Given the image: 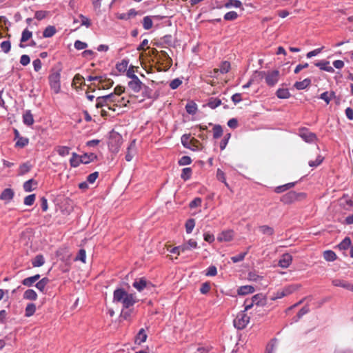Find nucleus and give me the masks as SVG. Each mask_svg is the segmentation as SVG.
I'll return each instance as SVG.
<instances>
[{"instance_id": "nucleus-1", "label": "nucleus", "mask_w": 353, "mask_h": 353, "mask_svg": "<svg viewBox=\"0 0 353 353\" xmlns=\"http://www.w3.org/2000/svg\"><path fill=\"white\" fill-rule=\"evenodd\" d=\"M137 301L138 299L135 294L128 293L122 288H118L114 291L113 302L121 303L123 308H130Z\"/></svg>"}, {"instance_id": "nucleus-2", "label": "nucleus", "mask_w": 353, "mask_h": 353, "mask_svg": "<svg viewBox=\"0 0 353 353\" xmlns=\"http://www.w3.org/2000/svg\"><path fill=\"white\" fill-rule=\"evenodd\" d=\"M49 83L51 90L55 94L61 91V70L53 71L48 77Z\"/></svg>"}, {"instance_id": "nucleus-3", "label": "nucleus", "mask_w": 353, "mask_h": 353, "mask_svg": "<svg viewBox=\"0 0 353 353\" xmlns=\"http://www.w3.org/2000/svg\"><path fill=\"white\" fill-rule=\"evenodd\" d=\"M245 312V311L240 312L234 319V326L238 330L245 328L250 322V318Z\"/></svg>"}, {"instance_id": "nucleus-4", "label": "nucleus", "mask_w": 353, "mask_h": 353, "mask_svg": "<svg viewBox=\"0 0 353 353\" xmlns=\"http://www.w3.org/2000/svg\"><path fill=\"white\" fill-rule=\"evenodd\" d=\"M261 74L265 78V83L269 86L275 85L279 79L280 73L279 70H272L268 72H261Z\"/></svg>"}, {"instance_id": "nucleus-5", "label": "nucleus", "mask_w": 353, "mask_h": 353, "mask_svg": "<svg viewBox=\"0 0 353 353\" xmlns=\"http://www.w3.org/2000/svg\"><path fill=\"white\" fill-rule=\"evenodd\" d=\"M301 288V285L299 284H292L285 287L283 290L278 291L275 296L272 298L273 300L277 299H281L284 296H286L289 294H291L296 290H299Z\"/></svg>"}, {"instance_id": "nucleus-6", "label": "nucleus", "mask_w": 353, "mask_h": 353, "mask_svg": "<svg viewBox=\"0 0 353 353\" xmlns=\"http://www.w3.org/2000/svg\"><path fill=\"white\" fill-rule=\"evenodd\" d=\"M114 97V95L113 94H110L105 96L103 97H99L97 98V103L96 107L97 108H100L102 107H107L109 110H115L114 108H113L110 104H109V99L110 98Z\"/></svg>"}, {"instance_id": "nucleus-7", "label": "nucleus", "mask_w": 353, "mask_h": 353, "mask_svg": "<svg viewBox=\"0 0 353 353\" xmlns=\"http://www.w3.org/2000/svg\"><path fill=\"white\" fill-rule=\"evenodd\" d=\"M197 141L194 139H190V134H183L181 137V143L186 148L192 150H196L197 146L195 145Z\"/></svg>"}, {"instance_id": "nucleus-8", "label": "nucleus", "mask_w": 353, "mask_h": 353, "mask_svg": "<svg viewBox=\"0 0 353 353\" xmlns=\"http://www.w3.org/2000/svg\"><path fill=\"white\" fill-rule=\"evenodd\" d=\"M132 77V80L128 82V87L134 92L137 93L141 90L143 84L136 74H133Z\"/></svg>"}, {"instance_id": "nucleus-9", "label": "nucleus", "mask_w": 353, "mask_h": 353, "mask_svg": "<svg viewBox=\"0 0 353 353\" xmlns=\"http://www.w3.org/2000/svg\"><path fill=\"white\" fill-rule=\"evenodd\" d=\"M299 135L307 143H313L316 140V134L306 129L301 130Z\"/></svg>"}, {"instance_id": "nucleus-10", "label": "nucleus", "mask_w": 353, "mask_h": 353, "mask_svg": "<svg viewBox=\"0 0 353 353\" xmlns=\"http://www.w3.org/2000/svg\"><path fill=\"white\" fill-rule=\"evenodd\" d=\"M292 261V256L288 254L285 253L281 256V258L279 261V265L283 268H288Z\"/></svg>"}, {"instance_id": "nucleus-11", "label": "nucleus", "mask_w": 353, "mask_h": 353, "mask_svg": "<svg viewBox=\"0 0 353 353\" xmlns=\"http://www.w3.org/2000/svg\"><path fill=\"white\" fill-rule=\"evenodd\" d=\"M299 197V194L295 192L291 191L284 194L281 198V201L284 203H290L296 201Z\"/></svg>"}, {"instance_id": "nucleus-12", "label": "nucleus", "mask_w": 353, "mask_h": 353, "mask_svg": "<svg viewBox=\"0 0 353 353\" xmlns=\"http://www.w3.org/2000/svg\"><path fill=\"white\" fill-rule=\"evenodd\" d=\"M329 64L330 62L328 61L322 60L321 61L315 63L314 65L316 67L319 68V69H321V70H324L330 73L334 72V69L332 66L329 65Z\"/></svg>"}, {"instance_id": "nucleus-13", "label": "nucleus", "mask_w": 353, "mask_h": 353, "mask_svg": "<svg viewBox=\"0 0 353 353\" xmlns=\"http://www.w3.org/2000/svg\"><path fill=\"white\" fill-rule=\"evenodd\" d=\"M159 16H146L143 19V27L145 30H148L152 28L153 22L152 19H161Z\"/></svg>"}, {"instance_id": "nucleus-14", "label": "nucleus", "mask_w": 353, "mask_h": 353, "mask_svg": "<svg viewBox=\"0 0 353 353\" xmlns=\"http://www.w3.org/2000/svg\"><path fill=\"white\" fill-rule=\"evenodd\" d=\"M14 195V192L12 189L6 188L1 192L0 199L6 202H9L13 199Z\"/></svg>"}, {"instance_id": "nucleus-15", "label": "nucleus", "mask_w": 353, "mask_h": 353, "mask_svg": "<svg viewBox=\"0 0 353 353\" xmlns=\"http://www.w3.org/2000/svg\"><path fill=\"white\" fill-rule=\"evenodd\" d=\"M32 36V32L26 28L21 34V37L20 39L19 47L21 48H24L26 47V45L23 44V43L28 41Z\"/></svg>"}, {"instance_id": "nucleus-16", "label": "nucleus", "mask_w": 353, "mask_h": 353, "mask_svg": "<svg viewBox=\"0 0 353 353\" xmlns=\"http://www.w3.org/2000/svg\"><path fill=\"white\" fill-rule=\"evenodd\" d=\"M234 233L232 230H226L222 232L217 237L219 241H230L233 239Z\"/></svg>"}, {"instance_id": "nucleus-17", "label": "nucleus", "mask_w": 353, "mask_h": 353, "mask_svg": "<svg viewBox=\"0 0 353 353\" xmlns=\"http://www.w3.org/2000/svg\"><path fill=\"white\" fill-rule=\"evenodd\" d=\"M182 252H185L188 250L195 249L197 248V243L194 239H190L187 242L181 245Z\"/></svg>"}, {"instance_id": "nucleus-18", "label": "nucleus", "mask_w": 353, "mask_h": 353, "mask_svg": "<svg viewBox=\"0 0 353 353\" xmlns=\"http://www.w3.org/2000/svg\"><path fill=\"white\" fill-rule=\"evenodd\" d=\"M252 299L254 305L256 306H263L266 304V299L263 294H255Z\"/></svg>"}, {"instance_id": "nucleus-19", "label": "nucleus", "mask_w": 353, "mask_h": 353, "mask_svg": "<svg viewBox=\"0 0 353 353\" xmlns=\"http://www.w3.org/2000/svg\"><path fill=\"white\" fill-rule=\"evenodd\" d=\"M148 335L145 332V330L143 328H141L135 337V343L140 345L142 343H144L147 339Z\"/></svg>"}, {"instance_id": "nucleus-20", "label": "nucleus", "mask_w": 353, "mask_h": 353, "mask_svg": "<svg viewBox=\"0 0 353 353\" xmlns=\"http://www.w3.org/2000/svg\"><path fill=\"white\" fill-rule=\"evenodd\" d=\"M40 277V274H35L32 276L26 278L22 281V284L25 286L30 287L37 281Z\"/></svg>"}, {"instance_id": "nucleus-21", "label": "nucleus", "mask_w": 353, "mask_h": 353, "mask_svg": "<svg viewBox=\"0 0 353 353\" xmlns=\"http://www.w3.org/2000/svg\"><path fill=\"white\" fill-rule=\"evenodd\" d=\"M146 285L147 281L143 278L135 280L132 284L133 287L139 292L142 291L146 287Z\"/></svg>"}, {"instance_id": "nucleus-22", "label": "nucleus", "mask_w": 353, "mask_h": 353, "mask_svg": "<svg viewBox=\"0 0 353 353\" xmlns=\"http://www.w3.org/2000/svg\"><path fill=\"white\" fill-rule=\"evenodd\" d=\"M70 165L73 168L78 167L81 163V156L78 155L77 153L73 152L72 157L70 159Z\"/></svg>"}, {"instance_id": "nucleus-23", "label": "nucleus", "mask_w": 353, "mask_h": 353, "mask_svg": "<svg viewBox=\"0 0 353 353\" xmlns=\"http://www.w3.org/2000/svg\"><path fill=\"white\" fill-rule=\"evenodd\" d=\"M37 182L33 179L26 181L23 184V189L26 192H29L37 188Z\"/></svg>"}, {"instance_id": "nucleus-24", "label": "nucleus", "mask_w": 353, "mask_h": 353, "mask_svg": "<svg viewBox=\"0 0 353 353\" xmlns=\"http://www.w3.org/2000/svg\"><path fill=\"white\" fill-rule=\"evenodd\" d=\"M134 152H135V143H134V141L130 143V145L128 148L127 154H125V160L127 161H130L134 157Z\"/></svg>"}, {"instance_id": "nucleus-25", "label": "nucleus", "mask_w": 353, "mask_h": 353, "mask_svg": "<svg viewBox=\"0 0 353 353\" xmlns=\"http://www.w3.org/2000/svg\"><path fill=\"white\" fill-rule=\"evenodd\" d=\"M97 158V155L94 153L84 154L81 155V163L83 164H88L90 162L93 161Z\"/></svg>"}, {"instance_id": "nucleus-26", "label": "nucleus", "mask_w": 353, "mask_h": 353, "mask_svg": "<svg viewBox=\"0 0 353 353\" xmlns=\"http://www.w3.org/2000/svg\"><path fill=\"white\" fill-rule=\"evenodd\" d=\"M254 288L251 285L241 286L238 289V294L245 295L254 292Z\"/></svg>"}, {"instance_id": "nucleus-27", "label": "nucleus", "mask_w": 353, "mask_h": 353, "mask_svg": "<svg viewBox=\"0 0 353 353\" xmlns=\"http://www.w3.org/2000/svg\"><path fill=\"white\" fill-rule=\"evenodd\" d=\"M23 121L27 125H32L34 123V119L30 111H26L23 115Z\"/></svg>"}, {"instance_id": "nucleus-28", "label": "nucleus", "mask_w": 353, "mask_h": 353, "mask_svg": "<svg viewBox=\"0 0 353 353\" xmlns=\"http://www.w3.org/2000/svg\"><path fill=\"white\" fill-rule=\"evenodd\" d=\"M349 282L339 279H334L332 280V284L336 287H341L344 289H347Z\"/></svg>"}, {"instance_id": "nucleus-29", "label": "nucleus", "mask_w": 353, "mask_h": 353, "mask_svg": "<svg viewBox=\"0 0 353 353\" xmlns=\"http://www.w3.org/2000/svg\"><path fill=\"white\" fill-rule=\"evenodd\" d=\"M45 263V259L43 255H37L32 261L33 267H41Z\"/></svg>"}, {"instance_id": "nucleus-30", "label": "nucleus", "mask_w": 353, "mask_h": 353, "mask_svg": "<svg viewBox=\"0 0 353 353\" xmlns=\"http://www.w3.org/2000/svg\"><path fill=\"white\" fill-rule=\"evenodd\" d=\"M23 298L27 300L35 301L37 299V294L34 290L29 289L25 291Z\"/></svg>"}, {"instance_id": "nucleus-31", "label": "nucleus", "mask_w": 353, "mask_h": 353, "mask_svg": "<svg viewBox=\"0 0 353 353\" xmlns=\"http://www.w3.org/2000/svg\"><path fill=\"white\" fill-rule=\"evenodd\" d=\"M141 91L142 92L143 97L148 99L154 98L153 90L148 86L143 84Z\"/></svg>"}, {"instance_id": "nucleus-32", "label": "nucleus", "mask_w": 353, "mask_h": 353, "mask_svg": "<svg viewBox=\"0 0 353 353\" xmlns=\"http://www.w3.org/2000/svg\"><path fill=\"white\" fill-rule=\"evenodd\" d=\"M55 150L59 156L65 157L70 154V148L68 146L59 145Z\"/></svg>"}, {"instance_id": "nucleus-33", "label": "nucleus", "mask_w": 353, "mask_h": 353, "mask_svg": "<svg viewBox=\"0 0 353 353\" xmlns=\"http://www.w3.org/2000/svg\"><path fill=\"white\" fill-rule=\"evenodd\" d=\"M311 83V81L309 79H305L302 81H297L294 83V87L297 90H303L309 86Z\"/></svg>"}, {"instance_id": "nucleus-34", "label": "nucleus", "mask_w": 353, "mask_h": 353, "mask_svg": "<svg viewBox=\"0 0 353 353\" xmlns=\"http://www.w3.org/2000/svg\"><path fill=\"white\" fill-rule=\"evenodd\" d=\"M276 96L279 99H288L290 97V93L286 88H279L276 91Z\"/></svg>"}, {"instance_id": "nucleus-35", "label": "nucleus", "mask_w": 353, "mask_h": 353, "mask_svg": "<svg viewBox=\"0 0 353 353\" xmlns=\"http://www.w3.org/2000/svg\"><path fill=\"white\" fill-rule=\"evenodd\" d=\"M56 33V28L54 26H49L44 30L43 36L45 38L52 37Z\"/></svg>"}, {"instance_id": "nucleus-36", "label": "nucleus", "mask_w": 353, "mask_h": 353, "mask_svg": "<svg viewBox=\"0 0 353 353\" xmlns=\"http://www.w3.org/2000/svg\"><path fill=\"white\" fill-rule=\"evenodd\" d=\"M29 143V139L27 137H21L16 141L15 147L19 148H23Z\"/></svg>"}, {"instance_id": "nucleus-37", "label": "nucleus", "mask_w": 353, "mask_h": 353, "mask_svg": "<svg viewBox=\"0 0 353 353\" xmlns=\"http://www.w3.org/2000/svg\"><path fill=\"white\" fill-rule=\"evenodd\" d=\"M49 283V279L46 277L45 278H43L42 279H41L40 281H39L35 286L36 288L40 290L41 292H43V290H45L46 288V286L47 285V284Z\"/></svg>"}, {"instance_id": "nucleus-38", "label": "nucleus", "mask_w": 353, "mask_h": 353, "mask_svg": "<svg viewBox=\"0 0 353 353\" xmlns=\"http://www.w3.org/2000/svg\"><path fill=\"white\" fill-rule=\"evenodd\" d=\"M259 231L265 235L271 236L274 234V229L268 225H261L259 228Z\"/></svg>"}, {"instance_id": "nucleus-39", "label": "nucleus", "mask_w": 353, "mask_h": 353, "mask_svg": "<svg viewBox=\"0 0 353 353\" xmlns=\"http://www.w3.org/2000/svg\"><path fill=\"white\" fill-rule=\"evenodd\" d=\"M242 6V3L239 0H227L225 3V7L227 8H230L232 7L234 8H240Z\"/></svg>"}, {"instance_id": "nucleus-40", "label": "nucleus", "mask_w": 353, "mask_h": 353, "mask_svg": "<svg viewBox=\"0 0 353 353\" xmlns=\"http://www.w3.org/2000/svg\"><path fill=\"white\" fill-rule=\"evenodd\" d=\"M221 104V101L219 99L211 97L209 99L208 102V105L212 108L214 109L219 106Z\"/></svg>"}, {"instance_id": "nucleus-41", "label": "nucleus", "mask_w": 353, "mask_h": 353, "mask_svg": "<svg viewBox=\"0 0 353 353\" xmlns=\"http://www.w3.org/2000/svg\"><path fill=\"white\" fill-rule=\"evenodd\" d=\"M323 258L327 261H334L336 259V255L332 250H326L323 252Z\"/></svg>"}, {"instance_id": "nucleus-42", "label": "nucleus", "mask_w": 353, "mask_h": 353, "mask_svg": "<svg viewBox=\"0 0 353 353\" xmlns=\"http://www.w3.org/2000/svg\"><path fill=\"white\" fill-rule=\"evenodd\" d=\"M36 311V305L34 303H28L26 305L25 312L26 316H32Z\"/></svg>"}, {"instance_id": "nucleus-43", "label": "nucleus", "mask_w": 353, "mask_h": 353, "mask_svg": "<svg viewBox=\"0 0 353 353\" xmlns=\"http://www.w3.org/2000/svg\"><path fill=\"white\" fill-rule=\"evenodd\" d=\"M128 65V61L123 59L120 63H118L116 65L117 70L120 72H124L127 70V68Z\"/></svg>"}, {"instance_id": "nucleus-44", "label": "nucleus", "mask_w": 353, "mask_h": 353, "mask_svg": "<svg viewBox=\"0 0 353 353\" xmlns=\"http://www.w3.org/2000/svg\"><path fill=\"white\" fill-rule=\"evenodd\" d=\"M192 175V169L190 168H185L182 170L181 177L184 181L188 180Z\"/></svg>"}, {"instance_id": "nucleus-45", "label": "nucleus", "mask_w": 353, "mask_h": 353, "mask_svg": "<svg viewBox=\"0 0 353 353\" xmlns=\"http://www.w3.org/2000/svg\"><path fill=\"white\" fill-rule=\"evenodd\" d=\"M223 130L220 125H215L213 128V137L214 139H219L222 136Z\"/></svg>"}, {"instance_id": "nucleus-46", "label": "nucleus", "mask_w": 353, "mask_h": 353, "mask_svg": "<svg viewBox=\"0 0 353 353\" xmlns=\"http://www.w3.org/2000/svg\"><path fill=\"white\" fill-rule=\"evenodd\" d=\"M101 85L99 88L107 89L113 85V81L111 79H101L100 80Z\"/></svg>"}, {"instance_id": "nucleus-47", "label": "nucleus", "mask_w": 353, "mask_h": 353, "mask_svg": "<svg viewBox=\"0 0 353 353\" xmlns=\"http://www.w3.org/2000/svg\"><path fill=\"white\" fill-rule=\"evenodd\" d=\"M195 225V222L193 219H188L185 223V230L188 234H190Z\"/></svg>"}, {"instance_id": "nucleus-48", "label": "nucleus", "mask_w": 353, "mask_h": 353, "mask_svg": "<svg viewBox=\"0 0 353 353\" xmlns=\"http://www.w3.org/2000/svg\"><path fill=\"white\" fill-rule=\"evenodd\" d=\"M334 353H353V350L347 347L338 346L335 348Z\"/></svg>"}, {"instance_id": "nucleus-49", "label": "nucleus", "mask_w": 353, "mask_h": 353, "mask_svg": "<svg viewBox=\"0 0 353 353\" xmlns=\"http://www.w3.org/2000/svg\"><path fill=\"white\" fill-rule=\"evenodd\" d=\"M230 69V63L228 61H223L219 69L221 73H227Z\"/></svg>"}, {"instance_id": "nucleus-50", "label": "nucleus", "mask_w": 353, "mask_h": 353, "mask_svg": "<svg viewBox=\"0 0 353 353\" xmlns=\"http://www.w3.org/2000/svg\"><path fill=\"white\" fill-rule=\"evenodd\" d=\"M351 245V240L350 238L346 237L345 238L339 245V247L341 250H346Z\"/></svg>"}, {"instance_id": "nucleus-51", "label": "nucleus", "mask_w": 353, "mask_h": 353, "mask_svg": "<svg viewBox=\"0 0 353 353\" xmlns=\"http://www.w3.org/2000/svg\"><path fill=\"white\" fill-rule=\"evenodd\" d=\"M293 186H294V183H287L285 185L276 187V189H275V192L276 193H281V192H283L287 190L288 189H289V188H292Z\"/></svg>"}, {"instance_id": "nucleus-52", "label": "nucleus", "mask_w": 353, "mask_h": 353, "mask_svg": "<svg viewBox=\"0 0 353 353\" xmlns=\"http://www.w3.org/2000/svg\"><path fill=\"white\" fill-rule=\"evenodd\" d=\"M332 96H334L333 92L329 93L328 92H325L320 95L319 98L328 104L330 102Z\"/></svg>"}, {"instance_id": "nucleus-53", "label": "nucleus", "mask_w": 353, "mask_h": 353, "mask_svg": "<svg viewBox=\"0 0 353 353\" xmlns=\"http://www.w3.org/2000/svg\"><path fill=\"white\" fill-rule=\"evenodd\" d=\"M185 110L188 113L194 114L196 112V105L193 103H187L185 105Z\"/></svg>"}, {"instance_id": "nucleus-54", "label": "nucleus", "mask_w": 353, "mask_h": 353, "mask_svg": "<svg viewBox=\"0 0 353 353\" xmlns=\"http://www.w3.org/2000/svg\"><path fill=\"white\" fill-rule=\"evenodd\" d=\"M0 47H1V50L3 52L8 53L10 52V48H11L10 42L9 41H4L1 42Z\"/></svg>"}, {"instance_id": "nucleus-55", "label": "nucleus", "mask_w": 353, "mask_h": 353, "mask_svg": "<svg viewBox=\"0 0 353 353\" xmlns=\"http://www.w3.org/2000/svg\"><path fill=\"white\" fill-rule=\"evenodd\" d=\"M216 178L219 181L224 183V184L228 187V184L226 182V179H225V174L224 172L220 170V169H218L217 170V172H216Z\"/></svg>"}, {"instance_id": "nucleus-56", "label": "nucleus", "mask_w": 353, "mask_h": 353, "mask_svg": "<svg viewBox=\"0 0 353 353\" xmlns=\"http://www.w3.org/2000/svg\"><path fill=\"white\" fill-rule=\"evenodd\" d=\"M238 17V14L234 11H230L227 12L224 15V19L226 21H232Z\"/></svg>"}, {"instance_id": "nucleus-57", "label": "nucleus", "mask_w": 353, "mask_h": 353, "mask_svg": "<svg viewBox=\"0 0 353 353\" xmlns=\"http://www.w3.org/2000/svg\"><path fill=\"white\" fill-rule=\"evenodd\" d=\"M35 194H30L27 196L25 197L24 199V204L26 205H28V206H30L32 205H33L34 201H35Z\"/></svg>"}, {"instance_id": "nucleus-58", "label": "nucleus", "mask_w": 353, "mask_h": 353, "mask_svg": "<svg viewBox=\"0 0 353 353\" xmlns=\"http://www.w3.org/2000/svg\"><path fill=\"white\" fill-rule=\"evenodd\" d=\"M159 58L166 61L167 63L171 65L172 61V59L170 57V56L165 51L162 50L160 52Z\"/></svg>"}, {"instance_id": "nucleus-59", "label": "nucleus", "mask_w": 353, "mask_h": 353, "mask_svg": "<svg viewBox=\"0 0 353 353\" xmlns=\"http://www.w3.org/2000/svg\"><path fill=\"white\" fill-rule=\"evenodd\" d=\"M248 278L250 281H258L262 280L263 276L258 275L254 272H250L248 273Z\"/></svg>"}, {"instance_id": "nucleus-60", "label": "nucleus", "mask_w": 353, "mask_h": 353, "mask_svg": "<svg viewBox=\"0 0 353 353\" xmlns=\"http://www.w3.org/2000/svg\"><path fill=\"white\" fill-rule=\"evenodd\" d=\"M247 254V252L240 253L236 256H232L231 260L233 263H238L243 261Z\"/></svg>"}, {"instance_id": "nucleus-61", "label": "nucleus", "mask_w": 353, "mask_h": 353, "mask_svg": "<svg viewBox=\"0 0 353 353\" xmlns=\"http://www.w3.org/2000/svg\"><path fill=\"white\" fill-rule=\"evenodd\" d=\"M86 254L83 249H81L75 258L76 261H81L83 263H85Z\"/></svg>"}, {"instance_id": "nucleus-62", "label": "nucleus", "mask_w": 353, "mask_h": 353, "mask_svg": "<svg viewBox=\"0 0 353 353\" xmlns=\"http://www.w3.org/2000/svg\"><path fill=\"white\" fill-rule=\"evenodd\" d=\"M182 83V81L179 78L174 79L170 83V87L172 90H175L179 88Z\"/></svg>"}, {"instance_id": "nucleus-63", "label": "nucleus", "mask_w": 353, "mask_h": 353, "mask_svg": "<svg viewBox=\"0 0 353 353\" xmlns=\"http://www.w3.org/2000/svg\"><path fill=\"white\" fill-rule=\"evenodd\" d=\"M74 46L77 50H81L85 49L88 47V44L85 42H83L81 41L77 40L74 42Z\"/></svg>"}, {"instance_id": "nucleus-64", "label": "nucleus", "mask_w": 353, "mask_h": 353, "mask_svg": "<svg viewBox=\"0 0 353 353\" xmlns=\"http://www.w3.org/2000/svg\"><path fill=\"white\" fill-rule=\"evenodd\" d=\"M323 160V158L321 155H319L316 157L315 161H309V165L310 167H317L322 163Z\"/></svg>"}]
</instances>
